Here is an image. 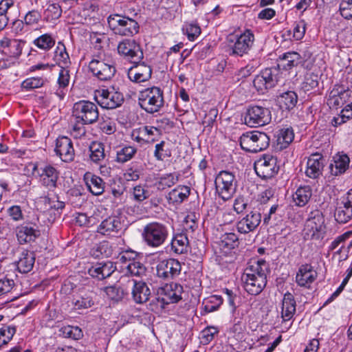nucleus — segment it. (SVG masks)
Here are the masks:
<instances>
[{
    "label": "nucleus",
    "instance_id": "nucleus-1",
    "mask_svg": "<svg viewBox=\"0 0 352 352\" xmlns=\"http://www.w3.org/2000/svg\"><path fill=\"white\" fill-rule=\"evenodd\" d=\"M327 232V228L322 212L319 210L311 211L302 230L303 239L305 241H322Z\"/></svg>",
    "mask_w": 352,
    "mask_h": 352
},
{
    "label": "nucleus",
    "instance_id": "nucleus-2",
    "mask_svg": "<svg viewBox=\"0 0 352 352\" xmlns=\"http://www.w3.org/2000/svg\"><path fill=\"white\" fill-rule=\"evenodd\" d=\"M164 91L153 86L140 91L138 102L140 107L148 113L160 111L164 105Z\"/></svg>",
    "mask_w": 352,
    "mask_h": 352
},
{
    "label": "nucleus",
    "instance_id": "nucleus-3",
    "mask_svg": "<svg viewBox=\"0 0 352 352\" xmlns=\"http://www.w3.org/2000/svg\"><path fill=\"white\" fill-rule=\"evenodd\" d=\"M142 236L148 247L156 248L163 245L166 241L168 236V228L162 223L151 222L144 227Z\"/></svg>",
    "mask_w": 352,
    "mask_h": 352
},
{
    "label": "nucleus",
    "instance_id": "nucleus-4",
    "mask_svg": "<svg viewBox=\"0 0 352 352\" xmlns=\"http://www.w3.org/2000/svg\"><path fill=\"white\" fill-rule=\"evenodd\" d=\"M270 141V138L265 133L258 131L243 133L239 139L241 148L249 153H258L266 149Z\"/></svg>",
    "mask_w": 352,
    "mask_h": 352
},
{
    "label": "nucleus",
    "instance_id": "nucleus-5",
    "mask_svg": "<svg viewBox=\"0 0 352 352\" xmlns=\"http://www.w3.org/2000/svg\"><path fill=\"white\" fill-rule=\"evenodd\" d=\"M72 115L77 122L82 124L95 123L99 117L98 107L89 100H80L75 102L72 109Z\"/></svg>",
    "mask_w": 352,
    "mask_h": 352
},
{
    "label": "nucleus",
    "instance_id": "nucleus-6",
    "mask_svg": "<svg viewBox=\"0 0 352 352\" xmlns=\"http://www.w3.org/2000/svg\"><path fill=\"white\" fill-rule=\"evenodd\" d=\"M214 184L217 192L224 201L230 199L236 192L237 182L235 175L231 172H219L216 176Z\"/></svg>",
    "mask_w": 352,
    "mask_h": 352
},
{
    "label": "nucleus",
    "instance_id": "nucleus-7",
    "mask_svg": "<svg viewBox=\"0 0 352 352\" xmlns=\"http://www.w3.org/2000/svg\"><path fill=\"white\" fill-rule=\"evenodd\" d=\"M272 120V113L269 108L261 105H250L247 107L244 121L250 127H258L269 124Z\"/></svg>",
    "mask_w": 352,
    "mask_h": 352
},
{
    "label": "nucleus",
    "instance_id": "nucleus-8",
    "mask_svg": "<svg viewBox=\"0 0 352 352\" xmlns=\"http://www.w3.org/2000/svg\"><path fill=\"white\" fill-rule=\"evenodd\" d=\"M32 174L38 177L41 184L49 190L56 188L59 172L52 165L35 163L33 164Z\"/></svg>",
    "mask_w": 352,
    "mask_h": 352
},
{
    "label": "nucleus",
    "instance_id": "nucleus-9",
    "mask_svg": "<svg viewBox=\"0 0 352 352\" xmlns=\"http://www.w3.org/2000/svg\"><path fill=\"white\" fill-rule=\"evenodd\" d=\"M157 293L158 296L155 300L160 303V308L164 309L166 305L176 303L182 299L183 287L171 282L160 287Z\"/></svg>",
    "mask_w": 352,
    "mask_h": 352
},
{
    "label": "nucleus",
    "instance_id": "nucleus-10",
    "mask_svg": "<svg viewBox=\"0 0 352 352\" xmlns=\"http://www.w3.org/2000/svg\"><path fill=\"white\" fill-rule=\"evenodd\" d=\"M95 99L104 109H113L120 107L124 102L123 94L113 88L100 89L95 91Z\"/></svg>",
    "mask_w": 352,
    "mask_h": 352
},
{
    "label": "nucleus",
    "instance_id": "nucleus-11",
    "mask_svg": "<svg viewBox=\"0 0 352 352\" xmlns=\"http://www.w3.org/2000/svg\"><path fill=\"white\" fill-rule=\"evenodd\" d=\"M118 52L131 63H140L144 58L143 51L135 40L124 39L118 45Z\"/></svg>",
    "mask_w": 352,
    "mask_h": 352
},
{
    "label": "nucleus",
    "instance_id": "nucleus-12",
    "mask_svg": "<svg viewBox=\"0 0 352 352\" xmlns=\"http://www.w3.org/2000/svg\"><path fill=\"white\" fill-rule=\"evenodd\" d=\"M254 168L256 175L263 179L273 177L279 170L277 159L271 155H264L257 160L254 162Z\"/></svg>",
    "mask_w": 352,
    "mask_h": 352
},
{
    "label": "nucleus",
    "instance_id": "nucleus-13",
    "mask_svg": "<svg viewBox=\"0 0 352 352\" xmlns=\"http://www.w3.org/2000/svg\"><path fill=\"white\" fill-rule=\"evenodd\" d=\"M280 72L276 67L265 68L253 80L254 86L263 91L276 86L280 78Z\"/></svg>",
    "mask_w": 352,
    "mask_h": 352
},
{
    "label": "nucleus",
    "instance_id": "nucleus-14",
    "mask_svg": "<svg viewBox=\"0 0 352 352\" xmlns=\"http://www.w3.org/2000/svg\"><path fill=\"white\" fill-rule=\"evenodd\" d=\"M157 276L164 280H171L177 278L181 273L180 262L175 258L161 261L157 265Z\"/></svg>",
    "mask_w": 352,
    "mask_h": 352
},
{
    "label": "nucleus",
    "instance_id": "nucleus-15",
    "mask_svg": "<svg viewBox=\"0 0 352 352\" xmlns=\"http://www.w3.org/2000/svg\"><path fill=\"white\" fill-rule=\"evenodd\" d=\"M261 218V212L254 209L236 222V228L239 233L243 234L254 232L260 225Z\"/></svg>",
    "mask_w": 352,
    "mask_h": 352
},
{
    "label": "nucleus",
    "instance_id": "nucleus-16",
    "mask_svg": "<svg viewBox=\"0 0 352 352\" xmlns=\"http://www.w3.org/2000/svg\"><path fill=\"white\" fill-rule=\"evenodd\" d=\"M254 42V35L250 30H246L239 36L231 47L230 55L243 56L248 54L252 49Z\"/></svg>",
    "mask_w": 352,
    "mask_h": 352
},
{
    "label": "nucleus",
    "instance_id": "nucleus-17",
    "mask_svg": "<svg viewBox=\"0 0 352 352\" xmlns=\"http://www.w3.org/2000/svg\"><path fill=\"white\" fill-rule=\"evenodd\" d=\"M89 68L94 76L104 81L111 80L116 72L113 64L97 59H94L89 63Z\"/></svg>",
    "mask_w": 352,
    "mask_h": 352
},
{
    "label": "nucleus",
    "instance_id": "nucleus-18",
    "mask_svg": "<svg viewBox=\"0 0 352 352\" xmlns=\"http://www.w3.org/2000/svg\"><path fill=\"white\" fill-rule=\"evenodd\" d=\"M55 152L65 162H71L74 160L75 151L72 141L66 136H61L56 139Z\"/></svg>",
    "mask_w": 352,
    "mask_h": 352
},
{
    "label": "nucleus",
    "instance_id": "nucleus-19",
    "mask_svg": "<svg viewBox=\"0 0 352 352\" xmlns=\"http://www.w3.org/2000/svg\"><path fill=\"white\" fill-rule=\"evenodd\" d=\"M245 290L251 295H258L263 290L267 284V279L263 276L243 274L241 277Z\"/></svg>",
    "mask_w": 352,
    "mask_h": 352
},
{
    "label": "nucleus",
    "instance_id": "nucleus-20",
    "mask_svg": "<svg viewBox=\"0 0 352 352\" xmlns=\"http://www.w3.org/2000/svg\"><path fill=\"white\" fill-rule=\"evenodd\" d=\"M118 216H109L104 219L97 228V232L103 235H115L123 228L124 225Z\"/></svg>",
    "mask_w": 352,
    "mask_h": 352
},
{
    "label": "nucleus",
    "instance_id": "nucleus-21",
    "mask_svg": "<svg viewBox=\"0 0 352 352\" xmlns=\"http://www.w3.org/2000/svg\"><path fill=\"white\" fill-rule=\"evenodd\" d=\"M128 71V77L132 82L140 83L148 81L152 75V68L144 63H135Z\"/></svg>",
    "mask_w": 352,
    "mask_h": 352
},
{
    "label": "nucleus",
    "instance_id": "nucleus-22",
    "mask_svg": "<svg viewBox=\"0 0 352 352\" xmlns=\"http://www.w3.org/2000/svg\"><path fill=\"white\" fill-rule=\"evenodd\" d=\"M116 270V267L111 261L100 262L89 267L88 274L92 278L102 280L109 277Z\"/></svg>",
    "mask_w": 352,
    "mask_h": 352
},
{
    "label": "nucleus",
    "instance_id": "nucleus-23",
    "mask_svg": "<svg viewBox=\"0 0 352 352\" xmlns=\"http://www.w3.org/2000/svg\"><path fill=\"white\" fill-rule=\"evenodd\" d=\"M41 234L40 230L31 224H23L16 228L17 241L20 244L33 242Z\"/></svg>",
    "mask_w": 352,
    "mask_h": 352
},
{
    "label": "nucleus",
    "instance_id": "nucleus-24",
    "mask_svg": "<svg viewBox=\"0 0 352 352\" xmlns=\"http://www.w3.org/2000/svg\"><path fill=\"white\" fill-rule=\"evenodd\" d=\"M324 159L322 154L315 153L311 154L307 162L305 175L311 179H316L322 175Z\"/></svg>",
    "mask_w": 352,
    "mask_h": 352
},
{
    "label": "nucleus",
    "instance_id": "nucleus-25",
    "mask_svg": "<svg viewBox=\"0 0 352 352\" xmlns=\"http://www.w3.org/2000/svg\"><path fill=\"white\" fill-rule=\"evenodd\" d=\"M317 278V272L309 264L302 265L296 274V282L300 287L310 288Z\"/></svg>",
    "mask_w": 352,
    "mask_h": 352
},
{
    "label": "nucleus",
    "instance_id": "nucleus-26",
    "mask_svg": "<svg viewBox=\"0 0 352 352\" xmlns=\"http://www.w3.org/2000/svg\"><path fill=\"white\" fill-rule=\"evenodd\" d=\"M296 311V302L292 294L287 292L282 300L281 318L283 322L292 320Z\"/></svg>",
    "mask_w": 352,
    "mask_h": 352
},
{
    "label": "nucleus",
    "instance_id": "nucleus-27",
    "mask_svg": "<svg viewBox=\"0 0 352 352\" xmlns=\"http://www.w3.org/2000/svg\"><path fill=\"white\" fill-rule=\"evenodd\" d=\"M217 244L221 253L226 256L238 247L239 238L234 232H226L221 236Z\"/></svg>",
    "mask_w": 352,
    "mask_h": 352
},
{
    "label": "nucleus",
    "instance_id": "nucleus-28",
    "mask_svg": "<svg viewBox=\"0 0 352 352\" xmlns=\"http://www.w3.org/2000/svg\"><path fill=\"white\" fill-rule=\"evenodd\" d=\"M133 289L132 296L134 301L142 304L148 300L151 296V290L146 283L132 280Z\"/></svg>",
    "mask_w": 352,
    "mask_h": 352
},
{
    "label": "nucleus",
    "instance_id": "nucleus-29",
    "mask_svg": "<svg viewBox=\"0 0 352 352\" xmlns=\"http://www.w3.org/2000/svg\"><path fill=\"white\" fill-rule=\"evenodd\" d=\"M84 180L88 190L94 195L98 196L104 192L105 183L100 177L87 173L85 175Z\"/></svg>",
    "mask_w": 352,
    "mask_h": 352
},
{
    "label": "nucleus",
    "instance_id": "nucleus-30",
    "mask_svg": "<svg viewBox=\"0 0 352 352\" xmlns=\"http://www.w3.org/2000/svg\"><path fill=\"white\" fill-rule=\"evenodd\" d=\"M35 263V254L34 252L24 250L16 263L17 270L19 272L26 274L30 272Z\"/></svg>",
    "mask_w": 352,
    "mask_h": 352
},
{
    "label": "nucleus",
    "instance_id": "nucleus-31",
    "mask_svg": "<svg viewBox=\"0 0 352 352\" xmlns=\"http://www.w3.org/2000/svg\"><path fill=\"white\" fill-rule=\"evenodd\" d=\"M300 63L301 56L298 52H288L280 57V61L276 67L279 69L282 68L284 70L288 71Z\"/></svg>",
    "mask_w": 352,
    "mask_h": 352
},
{
    "label": "nucleus",
    "instance_id": "nucleus-32",
    "mask_svg": "<svg viewBox=\"0 0 352 352\" xmlns=\"http://www.w3.org/2000/svg\"><path fill=\"white\" fill-rule=\"evenodd\" d=\"M96 294L89 291L73 298L72 305L76 310H82L91 307L94 305Z\"/></svg>",
    "mask_w": 352,
    "mask_h": 352
},
{
    "label": "nucleus",
    "instance_id": "nucleus-33",
    "mask_svg": "<svg viewBox=\"0 0 352 352\" xmlns=\"http://www.w3.org/2000/svg\"><path fill=\"white\" fill-rule=\"evenodd\" d=\"M349 157L346 155H336L329 165L331 174L337 176L344 173L349 168Z\"/></svg>",
    "mask_w": 352,
    "mask_h": 352
},
{
    "label": "nucleus",
    "instance_id": "nucleus-34",
    "mask_svg": "<svg viewBox=\"0 0 352 352\" xmlns=\"http://www.w3.org/2000/svg\"><path fill=\"white\" fill-rule=\"evenodd\" d=\"M269 265L263 259L259 258L252 261L249 266L245 269L244 274H254L255 276H263L267 279V273L268 272Z\"/></svg>",
    "mask_w": 352,
    "mask_h": 352
},
{
    "label": "nucleus",
    "instance_id": "nucleus-35",
    "mask_svg": "<svg viewBox=\"0 0 352 352\" xmlns=\"http://www.w3.org/2000/svg\"><path fill=\"white\" fill-rule=\"evenodd\" d=\"M298 95L295 91H287L277 97V103L283 110L293 109L298 102Z\"/></svg>",
    "mask_w": 352,
    "mask_h": 352
},
{
    "label": "nucleus",
    "instance_id": "nucleus-36",
    "mask_svg": "<svg viewBox=\"0 0 352 352\" xmlns=\"http://www.w3.org/2000/svg\"><path fill=\"white\" fill-rule=\"evenodd\" d=\"M171 250L177 254H185L188 250L189 241L185 233H177L172 239Z\"/></svg>",
    "mask_w": 352,
    "mask_h": 352
},
{
    "label": "nucleus",
    "instance_id": "nucleus-37",
    "mask_svg": "<svg viewBox=\"0 0 352 352\" xmlns=\"http://www.w3.org/2000/svg\"><path fill=\"white\" fill-rule=\"evenodd\" d=\"M312 196V189L309 186H300L293 195L296 205L299 207L305 206Z\"/></svg>",
    "mask_w": 352,
    "mask_h": 352
},
{
    "label": "nucleus",
    "instance_id": "nucleus-38",
    "mask_svg": "<svg viewBox=\"0 0 352 352\" xmlns=\"http://www.w3.org/2000/svg\"><path fill=\"white\" fill-rule=\"evenodd\" d=\"M294 133L292 127H285L277 131L276 142L280 149L286 148L294 140Z\"/></svg>",
    "mask_w": 352,
    "mask_h": 352
},
{
    "label": "nucleus",
    "instance_id": "nucleus-39",
    "mask_svg": "<svg viewBox=\"0 0 352 352\" xmlns=\"http://www.w3.org/2000/svg\"><path fill=\"white\" fill-rule=\"evenodd\" d=\"M190 192L188 186H178L168 193V199L173 203L180 204L188 197Z\"/></svg>",
    "mask_w": 352,
    "mask_h": 352
},
{
    "label": "nucleus",
    "instance_id": "nucleus-40",
    "mask_svg": "<svg viewBox=\"0 0 352 352\" xmlns=\"http://www.w3.org/2000/svg\"><path fill=\"white\" fill-rule=\"evenodd\" d=\"M140 25L138 23L129 17H127L124 24L116 34L124 36H133L139 32Z\"/></svg>",
    "mask_w": 352,
    "mask_h": 352
},
{
    "label": "nucleus",
    "instance_id": "nucleus-41",
    "mask_svg": "<svg viewBox=\"0 0 352 352\" xmlns=\"http://www.w3.org/2000/svg\"><path fill=\"white\" fill-rule=\"evenodd\" d=\"M54 59L60 67H66L69 61V56L66 47L62 42H58L54 52Z\"/></svg>",
    "mask_w": 352,
    "mask_h": 352
},
{
    "label": "nucleus",
    "instance_id": "nucleus-42",
    "mask_svg": "<svg viewBox=\"0 0 352 352\" xmlns=\"http://www.w3.org/2000/svg\"><path fill=\"white\" fill-rule=\"evenodd\" d=\"M55 38L50 34H44L34 40L33 44L40 50L47 52L55 45Z\"/></svg>",
    "mask_w": 352,
    "mask_h": 352
},
{
    "label": "nucleus",
    "instance_id": "nucleus-43",
    "mask_svg": "<svg viewBox=\"0 0 352 352\" xmlns=\"http://www.w3.org/2000/svg\"><path fill=\"white\" fill-rule=\"evenodd\" d=\"M334 217L339 223H347L352 217V208L344 204L336 207Z\"/></svg>",
    "mask_w": 352,
    "mask_h": 352
},
{
    "label": "nucleus",
    "instance_id": "nucleus-44",
    "mask_svg": "<svg viewBox=\"0 0 352 352\" xmlns=\"http://www.w3.org/2000/svg\"><path fill=\"white\" fill-rule=\"evenodd\" d=\"M223 303V298L219 295H212L204 300L202 305L206 313L217 311Z\"/></svg>",
    "mask_w": 352,
    "mask_h": 352
},
{
    "label": "nucleus",
    "instance_id": "nucleus-45",
    "mask_svg": "<svg viewBox=\"0 0 352 352\" xmlns=\"http://www.w3.org/2000/svg\"><path fill=\"white\" fill-rule=\"evenodd\" d=\"M140 133L144 136L145 142L147 144H151L157 141L160 131L156 127L145 126L142 129H140Z\"/></svg>",
    "mask_w": 352,
    "mask_h": 352
},
{
    "label": "nucleus",
    "instance_id": "nucleus-46",
    "mask_svg": "<svg viewBox=\"0 0 352 352\" xmlns=\"http://www.w3.org/2000/svg\"><path fill=\"white\" fill-rule=\"evenodd\" d=\"M137 148L131 146H125L117 151L116 162L124 163L133 157Z\"/></svg>",
    "mask_w": 352,
    "mask_h": 352
},
{
    "label": "nucleus",
    "instance_id": "nucleus-47",
    "mask_svg": "<svg viewBox=\"0 0 352 352\" xmlns=\"http://www.w3.org/2000/svg\"><path fill=\"white\" fill-rule=\"evenodd\" d=\"M126 269L127 273L135 276H142L146 270L144 265L134 258L127 264Z\"/></svg>",
    "mask_w": 352,
    "mask_h": 352
},
{
    "label": "nucleus",
    "instance_id": "nucleus-48",
    "mask_svg": "<svg viewBox=\"0 0 352 352\" xmlns=\"http://www.w3.org/2000/svg\"><path fill=\"white\" fill-rule=\"evenodd\" d=\"M182 31L188 40L192 41L200 35L201 28L196 23H186L182 28Z\"/></svg>",
    "mask_w": 352,
    "mask_h": 352
},
{
    "label": "nucleus",
    "instance_id": "nucleus-49",
    "mask_svg": "<svg viewBox=\"0 0 352 352\" xmlns=\"http://www.w3.org/2000/svg\"><path fill=\"white\" fill-rule=\"evenodd\" d=\"M24 45L25 42L23 41L12 40L10 43L8 48L6 49L5 55L18 58L22 53V50Z\"/></svg>",
    "mask_w": 352,
    "mask_h": 352
},
{
    "label": "nucleus",
    "instance_id": "nucleus-50",
    "mask_svg": "<svg viewBox=\"0 0 352 352\" xmlns=\"http://www.w3.org/2000/svg\"><path fill=\"white\" fill-rule=\"evenodd\" d=\"M128 16L113 14L107 18L109 28L116 34Z\"/></svg>",
    "mask_w": 352,
    "mask_h": 352
},
{
    "label": "nucleus",
    "instance_id": "nucleus-51",
    "mask_svg": "<svg viewBox=\"0 0 352 352\" xmlns=\"http://www.w3.org/2000/svg\"><path fill=\"white\" fill-rule=\"evenodd\" d=\"M45 81L46 80L41 77L28 78L21 82V87L25 91H30L42 87L45 85Z\"/></svg>",
    "mask_w": 352,
    "mask_h": 352
},
{
    "label": "nucleus",
    "instance_id": "nucleus-52",
    "mask_svg": "<svg viewBox=\"0 0 352 352\" xmlns=\"http://www.w3.org/2000/svg\"><path fill=\"white\" fill-rule=\"evenodd\" d=\"M153 155L157 160L163 161L171 156V151L166 146V142L162 141L155 145Z\"/></svg>",
    "mask_w": 352,
    "mask_h": 352
},
{
    "label": "nucleus",
    "instance_id": "nucleus-53",
    "mask_svg": "<svg viewBox=\"0 0 352 352\" xmlns=\"http://www.w3.org/2000/svg\"><path fill=\"white\" fill-rule=\"evenodd\" d=\"M178 181V176L174 173L166 174L160 178L159 182L156 184L159 190H164L166 188L173 186Z\"/></svg>",
    "mask_w": 352,
    "mask_h": 352
},
{
    "label": "nucleus",
    "instance_id": "nucleus-54",
    "mask_svg": "<svg viewBox=\"0 0 352 352\" xmlns=\"http://www.w3.org/2000/svg\"><path fill=\"white\" fill-rule=\"evenodd\" d=\"M90 159L92 162L98 163L104 158V147L102 144H92L90 147Z\"/></svg>",
    "mask_w": 352,
    "mask_h": 352
},
{
    "label": "nucleus",
    "instance_id": "nucleus-55",
    "mask_svg": "<svg viewBox=\"0 0 352 352\" xmlns=\"http://www.w3.org/2000/svg\"><path fill=\"white\" fill-rule=\"evenodd\" d=\"M41 19L42 15L37 10L28 11L23 17L25 25L31 27L38 25Z\"/></svg>",
    "mask_w": 352,
    "mask_h": 352
},
{
    "label": "nucleus",
    "instance_id": "nucleus-56",
    "mask_svg": "<svg viewBox=\"0 0 352 352\" xmlns=\"http://www.w3.org/2000/svg\"><path fill=\"white\" fill-rule=\"evenodd\" d=\"M319 77L314 73L307 74L305 77L302 88L305 91H309L318 86Z\"/></svg>",
    "mask_w": 352,
    "mask_h": 352
},
{
    "label": "nucleus",
    "instance_id": "nucleus-57",
    "mask_svg": "<svg viewBox=\"0 0 352 352\" xmlns=\"http://www.w3.org/2000/svg\"><path fill=\"white\" fill-rule=\"evenodd\" d=\"M62 14V9L57 3H52L48 6L45 11V18L47 21L58 19Z\"/></svg>",
    "mask_w": 352,
    "mask_h": 352
},
{
    "label": "nucleus",
    "instance_id": "nucleus-58",
    "mask_svg": "<svg viewBox=\"0 0 352 352\" xmlns=\"http://www.w3.org/2000/svg\"><path fill=\"white\" fill-rule=\"evenodd\" d=\"M14 327L3 326L0 329V346L8 344L15 334Z\"/></svg>",
    "mask_w": 352,
    "mask_h": 352
},
{
    "label": "nucleus",
    "instance_id": "nucleus-59",
    "mask_svg": "<svg viewBox=\"0 0 352 352\" xmlns=\"http://www.w3.org/2000/svg\"><path fill=\"white\" fill-rule=\"evenodd\" d=\"M7 214L10 219L14 222L21 221L24 219L21 207L18 205H13L7 209Z\"/></svg>",
    "mask_w": 352,
    "mask_h": 352
},
{
    "label": "nucleus",
    "instance_id": "nucleus-60",
    "mask_svg": "<svg viewBox=\"0 0 352 352\" xmlns=\"http://www.w3.org/2000/svg\"><path fill=\"white\" fill-rule=\"evenodd\" d=\"M327 104L331 109H338L344 105L342 98L339 96V93L338 92V89H336V87H334L329 94V96L327 99Z\"/></svg>",
    "mask_w": 352,
    "mask_h": 352
},
{
    "label": "nucleus",
    "instance_id": "nucleus-61",
    "mask_svg": "<svg viewBox=\"0 0 352 352\" xmlns=\"http://www.w3.org/2000/svg\"><path fill=\"white\" fill-rule=\"evenodd\" d=\"M218 116V110L215 108L210 109L206 114L202 120V124L204 128L211 129L214 123L216 122V118Z\"/></svg>",
    "mask_w": 352,
    "mask_h": 352
},
{
    "label": "nucleus",
    "instance_id": "nucleus-62",
    "mask_svg": "<svg viewBox=\"0 0 352 352\" xmlns=\"http://www.w3.org/2000/svg\"><path fill=\"white\" fill-rule=\"evenodd\" d=\"M133 196L135 201L141 202L148 198L150 193L145 186L138 185L133 188Z\"/></svg>",
    "mask_w": 352,
    "mask_h": 352
},
{
    "label": "nucleus",
    "instance_id": "nucleus-63",
    "mask_svg": "<svg viewBox=\"0 0 352 352\" xmlns=\"http://www.w3.org/2000/svg\"><path fill=\"white\" fill-rule=\"evenodd\" d=\"M339 10L345 19H352V0H342L340 4Z\"/></svg>",
    "mask_w": 352,
    "mask_h": 352
},
{
    "label": "nucleus",
    "instance_id": "nucleus-64",
    "mask_svg": "<svg viewBox=\"0 0 352 352\" xmlns=\"http://www.w3.org/2000/svg\"><path fill=\"white\" fill-rule=\"evenodd\" d=\"M69 71L67 69L65 68V67H62L59 72L58 78V84L59 85V88H66L69 83Z\"/></svg>",
    "mask_w": 352,
    "mask_h": 352
}]
</instances>
